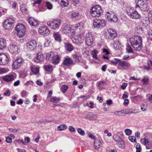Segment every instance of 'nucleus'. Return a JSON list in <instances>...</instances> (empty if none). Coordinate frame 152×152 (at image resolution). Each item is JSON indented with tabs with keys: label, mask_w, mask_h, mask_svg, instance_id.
I'll return each instance as SVG.
<instances>
[{
	"label": "nucleus",
	"mask_w": 152,
	"mask_h": 152,
	"mask_svg": "<svg viewBox=\"0 0 152 152\" xmlns=\"http://www.w3.org/2000/svg\"><path fill=\"white\" fill-rule=\"evenodd\" d=\"M8 70L5 68H0V75L5 73L8 72Z\"/></svg>",
	"instance_id": "49530a36"
},
{
	"label": "nucleus",
	"mask_w": 152,
	"mask_h": 152,
	"mask_svg": "<svg viewBox=\"0 0 152 152\" xmlns=\"http://www.w3.org/2000/svg\"><path fill=\"white\" fill-rule=\"evenodd\" d=\"M20 10L21 12L25 14H26L27 12V9L26 8L24 5H22L21 6Z\"/></svg>",
	"instance_id": "37998d69"
},
{
	"label": "nucleus",
	"mask_w": 152,
	"mask_h": 152,
	"mask_svg": "<svg viewBox=\"0 0 152 152\" xmlns=\"http://www.w3.org/2000/svg\"><path fill=\"white\" fill-rule=\"evenodd\" d=\"M69 130L70 131H72L74 132H75V129L74 127L72 126H70L69 127Z\"/></svg>",
	"instance_id": "69168bd1"
},
{
	"label": "nucleus",
	"mask_w": 152,
	"mask_h": 152,
	"mask_svg": "<svg viewBox=\"0 0 152 152\" xmlns=\"http://www.w3.org/2000/svg\"><path fill=\"white\" fill-rule=\"evenodd\" d=\"M150 21L148 19H144L142 20V22L143 24L145 26H147L149 23Z\"/></svg>",
	"instance_id": "a19ab883"
},
{
	"label": "nucleus",
	"mask_w": 152,
	"mask_h": 152,
	"mask_svg": "<svg viewBox=\"0 0 152 152\" xmlns=\"http://www.w3.org/2000/svg\"><path fill=\"white\" fill-rule=\"evenodd\" d=\"M148 39L151 40H152V30H150L149 31L148 33V35L147 37Z\"/></svg>",
	"instance_id": "603ef678"
},
{
	"label": "nucleus",
	"mask_w": 152,
	"mask_h": 152,
	"mask_svg": "<svg viewBox=\"0 0 152 152\" xmlns=\"http://www.w3.org/2000/svg\"><path fill=\"white\" fill-rule=\"evenodd\" d=\"M64 47L66 50L70 52L73 50L74 47L72 45L69 43H64Z\"/></svg>",
	"instance_id": "a878e982"
},
{
	"label": "nucleus",
	"mask_w": 152,
	"mask_h": 152,
	"mask_svg": "<svg viewBox=\"0 0 152 152\" xmlns=\"http://www.w3.org/2000/svg\"><path fill=\"white\" fill-rule=\"evenodd\" d=\"M127 86V83H124L122 84V85L121 87L123 90H124Z\"/></svg>",
	"instance_id": "0e129e2a"
},
{
	"label": "nucleus",
	"mask_w": 152,
	"mask_h": 152,
	"mask_svg": "<svg viewBox=\"0 0 152 152\" xmlns=\"http://www.w3.org/2000/svg\"><path fill=\"white\" fill-rule=\"evenodd\" d=\"M148 19L149 20L152 22V11H151L148 14Z\"/></svg>",
	"instance_id": "864d4df0"
},
{
	"label": "nucleus",
	"mask_w": 152,
	"mask_h": 152,
	"mask_svg": "<svg viewBox=\"0 0 152 152\" xmlns=\"http://www.w3.org/2000/svg\"><path fill=\"white\" fill-rule=\"evenodd\" d=\"M28 22L29 24L31 26H36L38 25V21L32 17L29 18Z\"/></svg>",
	"instance_id": "4be33fe9"
},
{
	"label": "nucleus",
	"mask_w": 152,
	"mask_h": 152,
	"mask_svg": "<svg viewBox=\"0 0 152 152\" xmlns=\"http://www.w3.org/2000/svg\"><path fill=\"white\" fill-rule=\"evenodd\" d=\"M86 42L88 46H91L93 43V41L92 34L90 33L86 34Z\"/></svg>",
	"instance_id": "a211bd4d"
},
{
	"label": "nucleus",
	"mask_w": 152,
	"mask_h": 152,
	"mask_svg": "<svg viewBox=\"0 0 152 152\" xmlns=\"http://www.w3.org/2000/svg\"><path fill=\"white\" fill-rule=\"evenodd\" d=\"M130 42L134 50L137 51L141 50L142 47V38L141 37L133 36L130 38Z\"/></svg>",
	"instance_id": "f257e3e1"
},
{
	"label": "nucleus",
	"mask_w": 152,
	"mask_h": 152,
	"mask_svg": "<svg viewBox=\"0 0 152 152\" xmlns=\"http://www.w3.org/2000/svg\"><path fill=\"white\" fill-rule=\"evenodd\" d=\"M55 54L53 52H50L47 53L46 56V59L47 61H52L54 58Z\"/></svg>",
	"instance_id": "c756f323"
},
{
	"label": "nucleus",
	"mask_w": 152,
	"mask_h": 152,
	"mask_svg": "<svg viewBox=\"0 0 152 152\" xmlns=\"http://www.w3.org/2000/svg\"><path fill=\"white\" fill-rule=\"evenodd\" d=\"M26 94L27 92L26 91L23 90L22 91L21 94L22 97H24L26 95Z\"/></svg>",
	"instance_id": "338daca9"
},
{
	"label": "nucleus",
	"mask_w": 152,
	"mask_h": 152,
	"mask_svg": "<svg viewBox=\"0 0 152 152\" xmlns=\"http://www.w3.org/2000/svg\"><path fill=\"white\" fill-rule=\"evenodd\" d=\"M69 87L68 86L63 85L61 86V90L63 93H65L68 89Z\"/></svg>",
	"instance_id": "ea45409f"
},
{
	"label": "nucleus",
	"mask_w": 152,
	"mask_h": 152,
	"mask_svg": "<svg viewBox=\"0 0 152 152\" xmlns=\"http://www.w3.org/2000/svg\"><path fill=\"white\" fill-rule=\"evenodd\" d=\"M147 104H143L141 106V109L142 111H145L147 110Z\"/></svg>",
	"instance_id": "3c124183"
},
{
	"label": "nucleus",
	"mask_w": 152,
	"mask_h": 152,
	"mask_svg": "<svg viewBox=\"0 0 152 152\" xmlns=\"http://www.w3.org/2000/svg\"><path fill=\"white\" fill-rule=\"evenodd\" d=\"M141 143L146 146L147 149H151L152 148L151 143L150 142L147 137H145L144 138H142L140 140Z\"/></svg>",
	"instance_id": "f8f14e48"
},
{
	"label": "nucleus",
	"mask_w": 152,
	"mask_h": 152,
	"mask_svg": "<svg viewBox=\"0 0 152 152\" xmlns=\"http://www.w3.org/2000/svg\"><path fill=\"white\" fill-rule=\"evenodd\" d=\"M125 133L127 135H130L132 134V131L129 129H126L125 130Z\"/></svg>",
	"instance_id": "13d9d810"
},
{
	"label": "nucleus",
	"mask_w": 152,
	"mask_h": 152,
	"mask_svg": "<svg viewBox=\"0 0 152 152\" xmlns=\"http://www.w3.org/2000/svg\"><path fill=\"white\" fill-rule=\"evenodd\" d=\"M113 46L115 49L120 50L122 49V46L117 40L114 41Z\"/></svg>",
	"instance_id": "5701e85b"
},
{
	"label": "nucleus",
	"mask_w": 152,
	"mask_h": 152,
	"mask_svg": "<svg viewBox=\"0 0 152 152\" xmlns=\"http://www.w3.org/2000/svg\"><path fill=\"white\" fill-rule=\"evenodd\" d=\"M61 21L60 20H58L57 21H54V22H52L51 23V28L54 29H56L61 25Z\"/></svg>",
	"instance_id": "b1692460"
},
{
	"label": "nucleus",
	"mask_w": 152,
	"mask_h": 152,
	"mask_svg": "<svg viewBox=\"0 0 152 152\" xmlns=\"http://www.w3.org/2000/svg\"><path fill=\"white\" fill-rule=\"evenodd\" d=\"M6 46V40L4 39H0V50H3Z\"/></svg>",
	"instance_id": "bb28decb"
},
{
	"label": "nucleus",
	"mask_w": 152,
	"mask_h": 152,
	"mask_svg": "<svg viewBox=\"0 0 152 152\" xmlns=\"http://www.w3.org/2000/svg\"><path fill=\"white\" fill-rule=\"evenodd\" d=\"M3 79L4 80L7 82H9L13 80L14 79V76L12 75H6L3 77Z\"/></svg>",
	"instance_id": "c85d7f7f"
},
{
	"label": "nucleus",
	"mask_w": 152,
	"mask_h": 152,
	"mask_svg": "<svg viewBox=\"0 0 152 152\" xmlns=\"http://www.w3.org/2000/svg\"><path fill=\"white\" fill-rule=\"evenodd\" d=\"M77 131L79 134L81 136H84L85 134V132L81 128H78Z\"/></svg>",
	"instance_id": "a18cd8bd"
},
{
	"label": "nucleus",
	"mask_w": 152,
	"mask_h": 152,
	"mask_svg": "<svg viewBox=\"0 0 152 152\" xmlns=\"http://www.w3.org/2000/svg\"><path fill=\"white\" fill-rule=\"evenodd\" d=\"M8 48L9 51L12 53H18L19 48L18 45L15 44L10 45Z\"/></svg>",
	"instance_id": "aec40b11"
},
{
	"label": "nucleus",
	"mask_w": 152,
	"mask_h": 152,
	"mask_svg": "<svg viewBox=\"0 0 152 152\" xmlns=\"http://www.w3.org/2000/svg\"><path fill=\"white\" fill-rule=\"evenodd\" d=\"M7 56L4 53H0V65H5L8 62Z\"/></svg>",
	"instance_id": "dca6fc26"
},
{
	"label": "nucleus",
	"mask_w": 152,
	"mask_h": 152,
	"mask_svg": "<svg viewBox=\"0 0 152 152\" xmlns=\"http://www.w3.org/2000/svg\"><path fill=\"white\" fill-rule=\"evenodd\" d=\"M129 140L132 142H134L136 140L135 138L134 137H132V136L129 137Z\"/></svg>",
	"instance_id": "052dcab7"
},
{
	"label": "nucleus",
	"mask_w": 152,
	"mask_h": 152,
	"mask_svg": "<svg viewBox=\"0 0 152 152\" xmlns=\"http://www.w3.org/2000/svg\"><path fill=\"white\" fill-rule=\"evenodd\" d=\"M118 65L123 69H127L130 66V64L126 61H120L118 63Z\"/></svg>",
	"instance_id": "6ab92c4d"
},
{
	"label": "nucleus",
	"mask_w": 152,
	"mask_h": 152,
	"mask_svg": "<svg viewBox=\"0 0 152 152\" xmlns=\"http://www.w3.org/2000/svg\"><path fill=\"white\" fill-rule=\"evenodd\" d=\"M104 20L103 19L95 20L93 21L94 27L97 28H102L104 26Z\"/></svg>",
	"instance_id": "ddd939ff"
},
{
	"label": "nucleus",
	"mask_w": 152,
	"mask_h": 152,
	"mask_svg": "<svg viewBox=\"0 0 152 152\" xmlns=\"http://www.w3.org/2000/svg\"><path fill=\"white\" fill-rule=\"evenodd\" d=\"M14 20L11 18H8L6 19L4 22V27L7 30H10L13 27Z\"/></svg>",
	"instance_id": "0eeeda50"
},
{
	"label": "nucleus",
	"mask_w": 152,
	"mask_h": 152,
	"mask_svg": "<svg viewBox=\"0 0 152 152\" xmlns=\"http://www.w3.org/2000/svg\"><path fill=\"white\" fill-rule=\"evenodd\" d=\"M44 68L46 71L49 72H52L53 69V66L50 65L45 66Z\"/></svg>",
	"instance_id": "f704fd0d"
},
{
	"label": "nucleus",
	"mask_w": 152,
	"mask_h": 152,
	"mask_svg": "<svg viewBox=\"0 0 152 152\" xmlns=\"http://www.w3.org/2000/svg\"><path fill=\"white\" fill-rule=\"evenodd\" d=\"M60 100V98H59L54 96L51 98L50 101L52 102L57 103Z\"/></svg>",
	"instance_id": "c9c22d12"
},
{
	"label": "nucleus",
	"mask_w": 152,
	"mask_h": 152,
	"mask_svg": "<svg viewBox=\"0 0 152 152\" xmlns=\"http://www.w3.org/2000/svg\"><path fill=\"white\" fill-rule=\"evenodd\" d=\"M45 6L47 7L48 9L49 10H51L53 7V5L52 3L48 1L45 2Z\"/></svg>",
	"instance_id": "e433bc0d"
},
{
	"label": "nucleus",
	"mask_w": 152,
	"mask_h": 152,
	"mask_svg": "<svg viewBox=\"0 0 152 152\" xmlns=\"http://www.w3.org/2000/svg\"><path fill=\"white\" fill-rule=\"evenodd\" d=\"M60 56L58 55H55L51 61L52 63L55 64H58L60 61Z\"/></svg>",
	"instance_id": "cd10ccee"
},
{
	"label": "nucleus",
	"mask_w": 152,
	"mask_h": 152,
	"mask_svg": "<svg viewBox=\"0 0 152 152\" xmlns=\"http://www.w3.org/2000/svg\"><path fill=\"white\" fill-rule=\"evenodd\" d=\"M23 61V59L20 56L18 57L13 62L12 66L13 69H18L22 64Z\"/></svg>",
	"instance_id": "9d476101"
},
{
	"label": "nucleus",
	"mask_w": 152,
	"mask_h": 152,
	"mask_svg": "<svg viewBox=\"0 0 152 152\" xmlns=\"http://www.w3.org/2000/svg\"><path fill=\"white\" fill-rule=\"evenodd\" d=\"M98 52L96 50H93L91 51V54L93 58L97 59V54Z\"/></svg>",
	"instance_id": "c03bdc74"
},
{
	"label": "nucleus",
	"mask_w": 152,
	"mask_h": 152,
	"mask_svg": "<svg viewBox=\"0 0 152 152\" xmlns=\"http://www.w3.org/2000/svg\"><path fill=\"white\" fill-rule=\"evenodd\" d=\"M103 11V10L100 6L95 5L91 8L90 13L93 17H99L102 15Z\"/></svg>",
	"instance_id": "f03ea898"
},
{
	"label": "nucleus",
	"mask_w": 152,
	"mask_h": 152,
	"mask_svg": "<svg viewBox=\"0 0 152 152\" xmlns=\"http://www.w3.org/2000/svg\"><path fill=\"white\" fill-rule=\"evenodd\" d=\"M6 141L8 143H10L12 142V138L10 137H7L6 138Z\"/></svg>",
	"instance_id": "e2e57ef3"
},
{
	"label": "nucleus",
	"mask_w": 152,
	"mask_h": 152,
	"mask_svg": "<svg viewBox=\"0 0 152 152\" xmlns=\"http://www.w3.org/2000/svg\"><path fill=\"white\" fill-rule=\"evenodd\" d=\"M113 139L116 142H118L122 140V139L117 135L115 134L113 136Z\"/></svg>",
	"instance_id": "79ce46f5"
},
{
	"label": "nucleus",
	"mask_w": 152,
	"mask_h": 152,
	"mask_svg": "<svg viewBox=\"0 0 152 152\" xmlns=\"http://www.w3.org/2000/svg\"><path fill=\"white\" fill-rule=\"evenodd\" d=\"M105 14V17H106L107 20L109 22H116L118 21V18L115 13L112 12H107Z\"/></svg>",
	"instance_id": "39448f33"
},
{
	"label": "nucleus",
	"mask_w": 152,
	"mask_h": 152,
	"mask_svg": "<svg viewBox=\"0 0 152 152\" xmlns=\"http://www.w3.org/2000/svg\"><path fill=\"white\" fill-rule=\"evenodd\" d=\"M75 28L80 31L83 30L84 28V24L82 22H80L76 24L75 25Z\"/></svg>",
	"instance_id": "7c9ffc66"
},
{
	"label": "nucleus",
	"mask_w": 152,
	"mask_h": 152,
	"mask_svg": "<svg viewBox=\"0 0 152 152\" xmlns=\"http://www.w3.org/2000/svg\"><path fill=\"white\" fill-rule=\"evenodd\" d=\"M126 50L129 53H132L133 52V50L131 48V46L129 44H127L126 46Z\"/></svg>",
	"instance_id": "09e8293b"
},
{
	"label": "nucleus",
	"mask_w": 152,
	"mask_h": 152,
	"mask_svg": "<svg viewBox=\"0 0 152 152\" xmlns=\"http://www.w3.org/2000/svg\"><path fill=\"white\" fill-rule=\"evenodd\" d=\"M41 1V0H35L33 3L34 6L35 7V10L37 12L44 11L45 10V9L40 5Z\"/></svg>",
	"instance_id": "1a4fd4ad"
},
{
	"label": "nucleus",
	"mask_w": 152,
	"mask_h": 152,
	"mask_svg": "<svg viewBox=\"0 0 152 152\" xmlns=\"http://www.w3.org/2000/svg\"><path fill=\"white\" fill-rule=\"evenodd\" d=\"M126 11L128 16L132 18L138 19L140 17V15L132 7H127Z\"/></svg>",
	"instance_id": "7ed1b4c3"
},
{
	"label": "nucleus",
	"mask_w": 152,
	"mask_h": 152,
	"mask_svg": "<svg viewBox=\"0 0 152 152\" xmlns=\"http://www.w3.org/2000/svg\"><path fill=\"white\" fill-rule=\"evenodd\" d=\"M120 61V60L118 59H116L115 61H111L112 63L114 65H116Z\"/></svg>",
	"instance_id": "774afa93"
},
{
	"label": "nucleus",
	"mask_w": 152,
	"mask_h": 152,
	"mask_svg": "<svg viewBox=\"0 0 152 152\" xmlns=\"http://www.w3.org/2000/svg\"><path fill=\"white\" fill-rule=\"evenodd\" d=\"M137 31L139 34H141L143 32V30L142 28L139 27L137 28Z\"/></svg>",
	"instance_id": "6e6d98bb"
},
{
	"label": "nucleus",
	"mask_w": 152,
	"mask_h": 152,
	"mask_svg": "<svg viewBox=\"0 0 152 152\" xmlns=\"http://www.w3.org/2000/svg\"><path fill=\"white\" fill-rule=\"evenodd\" d=\"M61 4L62 6L64 7L67 6L69 4V3L62 0L61 1Z\"/></svg>",
	"instance_id": "5fc2aeb1"
},
{
	"label": "nucleus",
	"mask_w": 152,
	"mask_h": 152,
	"mask_svg": "<svg viewBox=\"0 0 152 152\" xmlns=\"http://www.w3.org/2000/svg\"><path fill=\"white\" fill-rule=\"evenodd\" d=\"M53 36L56 41L59 42L61 41V34L58 32H56L53 34Z\"/></svg>",
	"instance_id": "393cba45"
},
{
	"label": "nucleus",
	"mask_w": 152,
	"mask_h": 152,
	"mask_svg": "<svg viewBox=\"0 0 152 152\" xmlns=\"http://www.w3.org/2000/svg\"><path fill=\"white\" fill-rule=\"evenodd\" d=\"M38 31L40 34L45 36L48 35L50 34V31L46 26L40 27Z\"/></svg>",
	"instance_id": "f3484780"
},
{
	"label": "nucleus",
	"mask_w": 152,
	"mask_h": 152,
	"mask_svg": "<svg viewBox=\"0 0 152 152\" xmlns=\"http://www.w3.org/2000/svg\"><path fill=\"white\" fill-rule=\"evenodd\" d=\"M67 126L64 124H61L58 127V129L59 131H62L66 129Z\"/></svg>",
	"instance_id": "4c0bfd02"
},
{
	"label": "nucleus",
	"mask_w": 152,
	"mask_h": 152,
	"mask_svg": "<svg viewBox=\"0 0 152 152\" xmlns=\"http://www.w3.org/2000/svg\"><path fill=\"white\" fill-rule=\"evenodd\" d=\"M123 113L122 111H116L114 112V114L115 115L119 117L122 115Z\"/></svg>",
	"instance_id": "de8ad7c7"
},
{
	"label": "nucleus",
	"mask_w": 152,
	"mask_h": 152,
	"mask_svg": "<svg viewBox=\"0 0 152 152\" xmlns=\"http://www.w3.org/2000/svg\"><path fill=\"white\" fill-rule=\"evenodd\" d=\"M31 70L32 72L34 74L38 73L39 72V68L34 65H32L31 67Z\"/></svg>",
	"instance_id": "2f4dec72"
},
{
	"label": "nucleus",
	"mask_w": 152,
	"mask_h": 152,
	"mask_svg": "<svg viewBox=\"0 0 152 152\" xmlns=\"http://www.w3.org/2000/svg\"><path fill=\"white\" fill-rule=\"evenodd\" d=\"M101 145V143L99 140H95L94 143V146L95 149H99Z\"/></svg>",
	"instance_id": "473e14b6"
},
{
	"label": "nucleus",
	"mask_w": 152,
	"mask_h": 152,
	"mask_svg": "<svg viewBox=\"0 0 152 152\" xmlns=\"http://www.w3.org/2000/svg\"><path fill=\"white\" fill-rule=\"evenodd\" d=\"M135 3L137 7L143 11H147L149 8V6L146 3L145 1L143 0H136Z\"/></svg>",
	"instance_id": "423d86ee"
},
{
	"label": "nucleus",
	"mask_w": 152,
	"mask_h": 152,
	"mask_svg": "<svg viewBox=\"0 0 152 152\" xmlns=\"http://www.w3.org/2000/svg\"><path fill=\"white\" fill-rule=\"evenodd\" d=\"M110 53V52L107 49H105V59H106L108 60V56H106V55L107 54H109Z\"/></svg>",
	"instance_id": "bf43d9fd"
},
{
	"label": "nucleus",
	"mask_w": 152,
	"mask_h": 152,
	"mask_svg": "<svg viewBox=\"0 0 152 152\" xmlns=\"http://www.w3.org/2000/svg\"><path fill=\"white\" fill-rule=\"evenodd\" d=\"M117 144L121 148H123L124 147V142L122 140L121 141L118 142Z\"/></svg>",
	"instance_id": "58836bf2"
},
{
	"label": "nucleus",
	"mask_w": 152,
	"mask_h": 152,
	"mask_svg": "<svg viewBox=\"0 0 152 152\" xmlns=\"http://www.w3.org/2000/svg\"><path fill=\"white\" fill-rule=\"evenodd\" d=\"M136 152H140L141 150V148L140 147V144H138L136 145Z\"/></svg>",
	"instance_id": "4d7b16f0"
},
{
	"label": "nucleus",
	"mask_w": 152,
	"mask_h": 152,
	"mask_svg": "<svg viewBox=\"0 0 152 152\" xmlns=\"http://www.w3.org/2000/svg\"><path fill=\"white\" fill-rule=\"evenodd\" d=\"M149 80V78L147 76L144 77L142 79V81L143 83V84H147L148 83V82Z\"/></svg>",
	"instance_id": "8fccbe9b"
},
{
	"label": "nucleus",
	"mask_w": 152,
	"mask_h": 152,
	"mask_svg": "<svg viewBox=\"0 0 152 152\" xmlns=\"http://www.w3.org/2000/svg\"><path fill=\"white\" fill-rule=\"evenodd\" d=\"M73 63V61L69 58H66L64 61L63 64L64 65L69 66Z\"/></svg>",
	"instance_id": "72a5a7b5"
},
{
	"label": "nucleus",
	"mask_w": 152,
	"mask_h": 152,
	"mask_svg": "<svg viewBox=\"0 0 152 152\" xmlns=\"http://www.w3.org/2000/svg\"><path fill=\"white\" fill-rule=\"evenodd\" d=\"M26 46L29 50H34L37 47L36 41L34 40L29 41L26 44Z\"/></svg>",
	"instance_id": "4468645a"
},
{
	"label": "nucleus",
	"mask_w": 152,
	"mask_h": 152,
	"mask_svg": "<svg viewBox=\"0 0 152 152\" xmlns=\"http://www.w3.org/2000/svg\"><path fill=\"white\" fill-rule=\"evenodd\" d=\"M15 29L17 32V35L19 37H22L25 35L26 30L25 26L22 24H18Z\"/></svg>",
	"instance_id": "20e7f679"
},
{
	"label": "nucleus",
	"mask_w": 152,
	"mask_h": 152,
	"mask_svg": "<svg viewBox=\"0 0 152 152\" xmlns=\"http://www.w3.org/2000/svg\"><path fill=\"white\" fill-rule=\"evenodd\" d=\"M79 14L77 12H74L72 14V16L73 18L76 17L78 16Z\"/></svg>",
	"instance_id": "680f3d73"
},
{
	"label": "nucleus",
	"mask_w": 152,
	"mask_h": 152,
	"mask_svg": "<svg viewBox=\"0 0 152 152\" xmlns=\"http://www.w3.org/2000/svg\"><path fill=\"white\" fill-rule=\"evenodd\" d=\"M44 56L42 53H38L34 60V61L37 63H39L44 60Z\"/></svg>",
	"instance_id": "412c9836"
},
{
	"label": "nucleus",
	"mask_w": 152,
	"mask_h": 152,
	"mask_svg": "<svg viewBox=\"0 0 152 152\" xmlns=\"http://www.w3.org/2000/svg\"><path fill=\"white\" fill-rule=\"evenodd\" d=\"M61 30L65 34H67L72 33L74 35L75 30L74 29H71L69 26L68 25H64L62 26Z\"/></svg>",
	"instance_id": "9b49d317"
},
{
	"label": "nucleus",
	"mask_w": 152,
	"mask_h": 152,
	"mask_svg": "<svg viewBox=\"0 0 152 152\" xmlns=\"http://www.w3.org/2000/svg\"><path fill=\"white\" fill-rule=\"evenodd\" d=\"M106 34L108 36V38L110 39H113L117 36L116 31L112 28L108 29L106 31Z\"/></svg>",
	"instance_id": "6e6552de"
},
{
	"label": "nucleus",
	"mask_w": 152,
	"mask_h": 152,
	"mask_svg": "<svg viewBox=\"0 0 152 152\" xmlns=\"http://www.w3.org/2000/svg\"><path fill=\"white\" fill-rule=\"evenodd\" d=\"M83 40V38L81 35L76 36L72 39V41L74 43L79 45L82 43Z\"/></svg>",
	"instance_id": "2eb2a0df"
}]
</instances>
